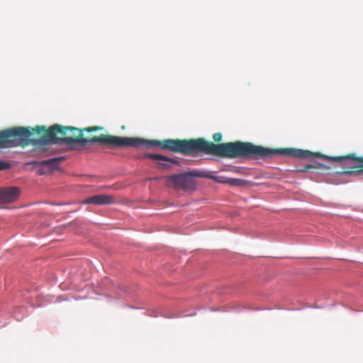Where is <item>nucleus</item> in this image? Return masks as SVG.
<instances>
[{"instance_id": "f257e3e1", "label": "nucleus", "mask_w": 363, "mask_h": 363, "mask_svg": "<svg viewBox=\"0 0 363 363\" xmlns=\"http://www.w3.org/2000/svg\"><path fill=\"white\" fill-rule=\"evenodd\" d=\"M101 126H90L77 128L73 126H63L55 124L48 129L43 125L30 127H14L0 131V149L26 147L29 143V137L33 133L43 134L40 142L44 145L65 143L72 145L73 148L82 147L87 144H98L111 147H158L163 150L181 153L184 155L199 154L211 155V142L204 138L197 139H164L145 140L140 138L120 137L100 134L85 135L94 131L102 130Z\"/></svg>"}, {"instance_id": "f03ea898", "label": "nucleus", "mask_w": 363, "mask_h": 363, "mask_svg": "<svg viewBox=\"0 0 363 363\" xmlns=\"http://www.w3.org/2000/svg\"><path fill=\"white\" fill-rule=\"evenodd\" d=\"M319 160L326 162H319V169H330L335 168V162H338L342 169V173L352 174L363 173V157H357L355 153L345 156L328 157L319 152Z\"/></svg>"}, {"instance_id": "7ed1b4c3", "label": "nucleus", "mask_w": 363, "mask_h": 363, "mask_svg": "<svg viewBox=\"0 0 363 363\" xmlns=\"http://www.w3.org/2000/svg\"><path fill=\"white\" fill-rule=\"evenodd\" d=\"M167 184L169 187L178 189L191 190L195 188L196 181L190 172H186L169 176L167 179Z\"/></svg>"}, {"instance_id": "20e7f679", "label": "nucleus", "mask_w": 363, "mask_h": 363, "mask_svg": "<svg viewBox=\"0 0 363 363\" xmlns=\"http://www.w3.org/2000/svg\"><path fill=\"white\" fill-rule=\"evenodd\" d=\"M64 160L63 157H54L49 160H42V161H33L29 164L35 165V166H41L43 168L39 169L38 173L40 174H44L47 172L48 170H54L58 169V165L60 162Z\"/></svg>"}, {"instance_id": "39448f33", "label": "nucleus", "mask_w": 363, "mask_h": 363, "mask_svg": "<svg viewBox=\"0 0 363 363\" xmlns=\"http://www.w3.org/2000/svg\"><path fill=\"white\" fill-rule=\"evenodd\" d=\"M20 194L18 187L10 186L0 188V203H8L16 201Z\"/></svg>"}, {"instance_id": "423d86ee", "label": "nucleus", "mask_w": 363, "mask_h": 363, "mask_svg": "<svg viewBox=\"0 0 363 363\" xmlns=\"http://www.w3.org/2000/svg\"><path fill=\"white\" fill-rule=\"evenodd\" d=\"M144 157L159 161L158 164L163 169L169 168L171 164H179V163L177 160L160 154H145Z\"/></svg>"}, {"instance_id": "0eeeda50", "label": "nucleus", "mask_w": 363, "mask_h": 363, "mask_svg": "<svg viewBox=\"0 0 363 363\" xmlns=\"http://www.w3.org/2000/svg\"><path fill=\"white\" fill-rule=\"evenodd\" d=\"M116 202L114 197L111 195L97 194L87 198L83 201L86 204L107 205Z\"/></svg>"}, {"instance_id": "6e6552de", "label": "nucleus", "mask_w": 363, "mask_h": 363, "mask_svg": "<svg viewBox=\"0 0 363 363\" xmlns=\"http://www.w3.org/2000/svg\"><path fill=\"white\" fill-rule=\"evenodd\" d=\"M190 174H191V175H192L193 178L201 177V178L211 179V177H212V174H208V172H206L205 171H201V170L194 171V172H190Z\"/></svg>"}, {"instance_id": "1a4fd4ad", "label": "nucleus", "mask_w": 363, "mask_h": 363, "mask_svg": "<svg viewBox=\"0 0 363 363\" xmlns=\"http://www.w3.org/2000/svg\"><path fill=\"white\" fill-rule=\"evenodd\" d=\"M245 183L244 180L235 178H228V184L233 186H239L243 185Z\"/></svg>"}, {"instance_id": "9d476101", "label": "nucleus", "mask_w": 363, "mask_h": 363, "mask_svg": "<svg viewBox=\"0 0 363 363\" xmlns=\"http://www.w3.org/2000/svg\"><path fill=\"white\" fill-rule=\"evenodd\" d=\"M228 179V178H227V177H220V176L212 175V177H211V179H212L218 183H220V184H227Z\"/></svg>"}, {"instance_id": "9b49d317", "label": "nucleus", "mask_w": 363, "mask_h": 363, "mask_svg": "<svg viewBox=\"0 0 363 363\" xmlns=\"http://www.w3.org/2000/svg\"><path fill=\"white\" fill-rule=\"evenodd\" d=\"M9 167L10 164L8 162L0 160V171L7 169Z\"/></svg>"}, {"instance_id": "f8f14e48", "label": "nucleus", "mask_w": 363, "mask_h": 363, "mask_svg": "<svg viewBox=\"0 0 363 363\" xmlns=\"http://www.w3.org/2000/svg\"><path fill=\"white\" fill-rule=\"evenodd\" d=\"M213 139L215 142L219 143L222 139V134L220 133H214L213 135Z\"/></svg>"}, {"instance_id": "ddd939ff", "label": "nucleus", "mask_w": 363, "mask_h": 363, "mask_svg": "<svg viewBox=\"0 0 363 363\" xmlns=\"http://www.w3.org/2000/svg\"><path fill=\"white\" fill-rule=\"evenodd\" d=\"M29 138H30V136ZM29 140H30V142H29V143L27 145H28L30 143H32V140L30 138H29ZM33 143H35V141H33Z\"/></svg>"}]
</instances>
